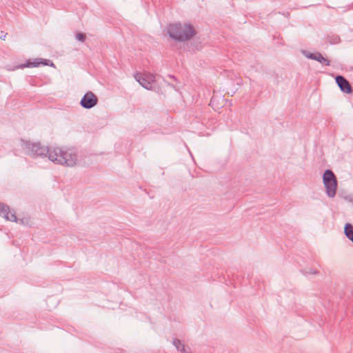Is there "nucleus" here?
I'll use <instances>...</instances> for the list:
<instances>
[{
    "label": "nucleus",
    "mask_w": 353,
    "mask_h": 353,
    "mask_svg": "<svg viewBox=\"0 0 353 353\" xmlns=\"http://www.w3.org/2000/svg\"><path fill=\"white\" fill-rule=\"evenodd\" d=\"M76 38H77V40L83 42L85 39V35L84 34H83V33H78L76 35Z\"/></svg>",
    "instance_id": "nucleus-11"
},
{
    "label": "nucleus",
    "mask_w": 353,
    "mask_h": 353,
    "mask_svg": "<svg viewBox=\"0 0 353 353\" xmlns=\"http://www.w3.org/2000/svg\"><path fill=\"white\" fill-rule=\"evenodd\" d=\"M98 102L97 97L92 92H88L85 94L81 100V105L86 109L91 108L97 105Z\"/></svg>",
    "instance_id": "nucleus-5"
},
{
    "label": "nucleus",
    "mask_w": 353,
    "mask_h": 353,
    "mask_svg": "<svg viewBox=\"0 0 353 353\" xmlns=\"http://www.w3.org/2000/svg\"><path fill=\"white\" fill-rule=\"evenodd\" d=\"M170 36L176 40L189 39L195 34L194 28L186 23H174L168 28Z\"/></svg>",
    "instance_id": "nucleus-1"
},
{
    "label": "nucleus",
    "mask_w": 353,
    "mask_h": 353,
    "mask_svg": "<svg viewBox=\"0 0 353 353\" xmlns=\"http://www.w3.org/2000/svg\"><path fill=\"white\" fill-rule=\"evenodd\" d=\"M336 82L339 86L340 89L347 93L350 94L352 92V88L349 82L342 76H337L336 77Z\"/></svg>",
    "instance_id": "nucleus-6"
},
{
    "label": "nucleus",
    "mask_w": 353,
    "mask_h": 353,
    "mask_svg": "<svg viewBox=\"0 0 353 353\" xmlns=\"http://www.w3.org/2000/svg\"><path fill=\"white\" fill-rule=\"evenodd\" d=\"M0 215L3 216L6 220L10 221H17L15 214L10 211L8 207L0 204Z\"/></svg>",
    "instance_id": "nucleus-7"
},
{
    "label": "nucleus",
    "mask_w": 353,
    "mask_h": 353,
    "mask_svg": "<svg viewBox=\"0 0 353 353\" xmlns=\"http://www.w3.org/2000/svg\"><path fill=\"white\" fill-rule=\"evenodd\" d=\"M140 84L148 90L151 89L152 88L151 84L150 83L145 82V80L140 81Z\"/></svg>",
    "instance_id": "nucleus-12"
},
{
    "label": "nucleus",
    "mask_w": 353,
    "mask_h": 353,
    "mask_svg": "<svg viewBox=\"0 0 353 353\" xmlns=\"http://www.w3.org/2000/svg\"><path fill=\"white\" fill-rule=\"evenodd\" d=\"M174 345L176 346V347L181 351V352H185V347H184V345L183 344H181V341H179V340H175L174 341Z\"/></svg>",
    "instance_id": "nucleus-10"
},
{
    "label": "nucleus",
    "mask_w": 353,
    "mask_h": 353,
    "mask_svg": "<svg viewBox=\"0 0 353 353\" xmlns=\"http://www.w3.org/2000/svg\"><path fill=\"white\" fill-rule=\"evenodd\" d=\"M323 181L327 196L334 197L337 188V181L334 173L330 170H326L323 174Z\"/></svg>",
    "instance_id": "nucleus-3"
},
{
    "label": "nucleus",
    "mask_w": 353,
    "mask_h": 353,
    "mask_svg": "<svg viewBox=\"0 0 353 353\" xmlns=\"http://www.w3.org/2000/svg\"><path fill=\"white\" fill-rule=\"evenodd\" d=\"M344 232L347 238L353 235V227L351 224L347 223L345 225Z\"/></svg>",
    "instance_id": "nucleus-9"
},
{
    "label": "nucleus",
    "mask_w": 353,
    "mask_h": 353,
    "mask_svg": "<svg viewBox=\"0 0 353 353\" xmlns=\"http://www.w3.org/2000/svg\"><path fill=\"white\" fill-rule=\"evenodd\" d=\"M40 65H50L51 67L55 68L54 64L50 60L46 59L37 58L33 60H28L26 62V63L18 66L17 68H35L39 67Z\"/></svg>",
    "instance_id": "nucleus-4"
},
{
    "label": "nucleus",
    "mask_w": 353,
    "mask_h": 353,
    "mask_svg": "<svg viewBox=\"0 0 353 353\" xmlns=\"http://www.w3.org/2000/svg\"><path fill=\"white\" fill-rule=\"evenodd\" d=\"M49 159L52 161L68 166H73L76 163L77 158L70 150H63L59 148L50 149L48 152Z\"/></svg>",
    "instance_id": "nucleus-2"
},
{
    "label": "nucleus",
    "mask_w": 353,
    "mask_h": 353,
    "mask_svg": "<svg viewBox=\"0 0 353 353\" xmlns=\"http://www.w3.org/2000/svg\"><path fill=\"white\" fill-rule=\"evenodd\" d=\"M309 57L310 59H315L325 65H329V61L326 59H325L321 54H312L309 56Z\"/></svg>",
    "instance_id": "nucleus-8"
}]
</instances>
